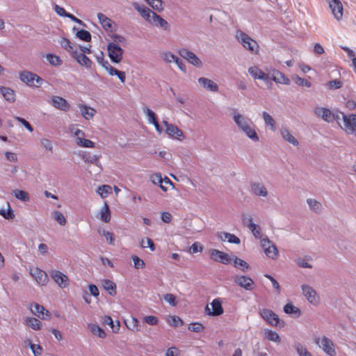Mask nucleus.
Returning <instances> with one entry per match:
<instances>
[{
    "mask_svg": "<svg viewBox=\"0 0 356 356\" xmlns=\"http://www.w3.org/2000/svg\"><path fill=\"white\" fill-rule=\"evenodd\" d=\"M314 113L317 118H320L327 123L336 121L339 124L340 112L334 113L329 108L317 106L314 108Z\"/></svg>",
    "mask_w": 356,
    "mask_h": 356,
    "instance_id": "1",
    "label": "nucleus"
},
{
    "mask_svg": "<svg viewBox=\"0 0 356 356\" xmlns=\"http://www.w3.org/2000/svg\"><path fill=\"white\" fill-rule=\"evenodd\" d=\"M236 38L245 49L249 50L252 53H257L259 50L257 42L248 34L241 30H237Z\"/></svg>",
    "mask_w": 356,
    "mask_h": 356,
    "instance_id": "2",
    "label": "nucleus"
},
{
    "mask_svg": "<svg viewBox=\"0 0 356 356\" xmlns=\"http://www.w3.org/2000/svg\"><path fill=\"white\" fill-rule=\"evenodd\" d=\"M314 341L328 356H337L335 345L330 339L326 336L316 337L314 338Z\"/></svg>",
    "mask_w": 356,
    "mask_h": 356,
    "instance_id": "3",
    "label": "nucleus"
},
{
    "mask_svg": "<svg viewBox=\"0 0 356 356\" xmlns=\"http://www.w3.org/2000/svg\"><path fill=\"white\" fill-rule=\"evenodd\" d=\"M340 118L343 120V126L341 127L347 134H355L356 136V114L346 115L340 112Z\"/></svg>",
    "mask_w": 356,
    "mask_h": 356,
    "instance_id": "4",
    "label": "nucleus"
},
{
    "mask_svg": "<svg viewBox=\"0 0 356 356\" xmlns=\"http://www.w3.org/2000/svg\"><path fill=\"white\" fill-rule=\"evenodd\" d=\"M261 318L271 326H284V321H280L278 316L272 310L268 309H261L259 312Z\"/></svg>",
    "mask_w": 356,
    "mask_h": 356,
    "instance_id": "5",
    "label": "nucleus"
},
{
    "mask_svg": "<svg viewBox=\"0 0 356 356\" xmlns=\"http://www.w3.org/2000/svg\"><path fill=\"white\" fill-rule=\"evenodd\" d=\"M19 78L29 86H39L43 81L36 74L26 70L19 73Z\"/></svg>",
    "mask_w": 356,
    "mask_h": 356,
    "instance_id": "6",
    "label": "nucleus"
},
{
    "mask_svg": "<svg viewBox=\"0 0 356 356\" xmlns=\"http://www.w3.org/2000/svg\"><path fill=\"white\" fill-rule=\"evenodd\" d=\"M108 54L111 60L119 63L123 58L124 50L115 42H109L107 46Z\"/></svg>",
    "mask_w": 356,
    "mask_h": 356,
    "instance_id": "7",
    "label": "nucleus"
},
{
    "mask_svg": "<svg viewBox=\"0 0 356 356\" xmlns=\"http://www.w3.org/2000/svg\"><path fill=\"white\" fill-rule=\"evenodd\" d=\"M230 115L239 130L248 127L249 124H252L253 122L250 118L238 113L237 109H233V112Z\"/></svg>",
    "mask_w": 356,
    "mask_h": 356,
    "instance_id": "8",
    "label": "nucleus"
},
{
    "mask_svg": "<svg viewBox=\"0 0 356 356\" xmlns=\"http://www.w3.org/2000/svg\"><path fill=\"white\" fill-rule=\"evenodd\" d=\"M178 54L188 63L197 67H200L202 65V63L200 59L193 52L186 48L179 49L178 50Z\"/></svg>",
    "mask_w": 356,
    "mask_h": 356,
    "instance_id": "9",
    "label": "nucleus"
},
{
    "mask_svg": "<svg viewBox=\"0 0 356 356\" xmlns=\"http://www.w3.org/2000/svg\"><path fill=\"white\" fill-rule=\"evenodd\" d=\"M49 275L53 280L58 284L60 288L64 289L69 285V279L67 276L62 272L57 270H51L49 271Z\"/></svg>",
    "mask_w": 356,
    "mask_h": 356,
    "instance_id": "10",
    "label": "nucleus"
},
{
    "mask_svg": "<svg viewBox=\"0 0 356 356\" xmlns=\"http://www.w3.org/2000/svg\"><path fill=\"white\" fill-rule=\"evenodd\" d=\"M261 245L264 250L266 254L273 259L277 258L278 255V250L276 246L268 238H264L261 240Z\"/></svg>",
    "mask_w": 356,
    "mask_h": 356,
    "instance_id": "11",
    "label": "nucleus"
},
{
    "mask_svg": "<svg viewBox=\"0 0 356 356\" xmlns=\"http://www.w3.org/2000/svg\"><path fill=\"white\" fill-rule=\"evenodd\" d=\"M329 7L334 17L339 21L343 17V5L340 0H329Z\"/></svg>",
    "mask_w": 356,
    "mask_h": 356,
    "instance_id": "12",
    "label": "nucleus"
},
{
    "mask_svg": "<svg viewBox=\"0 0 356 356\" xmlns=\"http://www.w3.org/2000/svg\"><path fill=\"white\" fill-rule=\"evenodd\" d=\"M302 290L304 296L307 300L313 305H317L319 302V298L316 294V291L309 285H302Z\"/></svg>",
    "mask_w": 356,
    "mask_h": 356,
    "instance_id": "13",
    "label": "nucleus"
},
{
    "mask_svg": "<svg viewBox=\"0 0 356 356\" xmlns=\"http://www.w3.org/2000/svg\"><path fill=\"white\" fill-rule=\"evenodd\" d=\"M212 311L208 305L205 307V312L210 316H220L223 313V308L222 307V302L220 298L214 299L211 303Z\"/></svg>",
    "mask_w": 356,
    "mask_h": 356,
    "instance_id": "14",
    "label": "nucleus"
},
{
    "mask_svg": "<svg viewBox=\"0 0 356 356\" xmlns=\"http://www.w3.org/2000/svg\"><path fill=\"white\" fill-rule=\"evenodd\" d=\"M234 281L239 286L248 291L253 289L254 281L245 275H236L234 277Z\"/></svg>",
    "mask_w": 356,
    "mask_h": 356,
    "instance_id": "15",
    "label": "nucleus"
},
{
    "mask_svg": "<svg viewBox=\"0 0 356 356\" xmlns=\"http://www.w3.org/2000/svg\"><path fill=\"white\" fill-rule=\"evenodd\" d=\"M210 257L215 261L220 262L223 264H228L232 260L227 253L216 249H211L210 250Z\"/></svg>",
    "mask_w": 356,
    "mask_h": 356,
    "instance_id": "16",
    "label": "nucleus"
},
{
    "mask_svg": "<svg viewBox=\"0 0 356 356\" xmlns=\"http://www.w3.org/2000/svg\"><path fill=\"white\" fill-rule=\"evenodd\" d=\"M248 73L254 79H259L268 83L270 81V76L266 74L257 66H251L248 70Z\"/></svg>",
    "mask_w": 356,
    "mask_h": 356,
    "instance_id": "17",
    "label": "nucleus"
},
{
    "mask_svg": "<svg viewBox=\"0 0 356 356\" xmlns=\"http://www.w3.org/2000/svg\"><path fill=\"white\" fill-rule=\"evenodd\" d=\"M250 192L252 194L266 197L268 195V191L264 184L259 181H252L250 183Z\"/></svg>",
    "mask_w": 356,
    "mask_h": 356,
    "instance_id": "18",
    "label": "nucleus"
},
{
    "mask_svg": "<svg viewBox=\"0 0 356 356\" xmlns=\"http://www.w3.org/2000/svg\"><path fill=\"white\" fill-rule=\"evenodd\" d=\"M50 104L56 108L63 111H69L70 106L67 100L60 96H54L51 99Z\"/></svg>",
    "mask_w": 356,
    "mask_h": 356,
    "instance_id": "19",
    "label": "nucleus"
},
{
    "mask_svg": "<svg viewBox=\"0 0 356 356\" xmlns=\"http://www.w3.org/2000/svg\"><path fill=\"white\" fill-rule=\"evenodd\" d=\"M31 312L41 319H47L50 317V313L48 310L38 303H34L31 305Z\"/></svg>",
    "mask_w": 356,
    "mask_h": 356,
    "instance_id": "20",
    "label": "nucleus"
},
{
    "mask_svg": "<svg viewBox=\"0 0 356 356\" xmlns=\"http://www.w3.org/2000/svg\"><path fill=\"white\" fill-rule=\"evenodd\" d=\"M30 274L39 284L44 285L48 281L47 274L38 268L31 269Z\"/></svg>",
    "mask_w": 356,
    "mask_h": 356,
    "instance_id": "21",
    "label": "nucleus"
},
{
    "mask_svg": "<svg viewBox=\"0 0 356 356\" xmlns=\"http://www.w3.org/2000/svg\"><path fill=\"white\" fill-rule=\"evenodd\" d=\"M133 7L136 10H137L140 15L149 23L152 18L153 13L154 12L152 11L149 8L145 6H140L137 2L133 3Z\"/></svg>",
    "mask_w": 356,
    "mask_h": 356,
    "instance_id": "22",
    "label": "nucleus"
},
{
    "mask_svg": "<svg viewBox=\"0 0 356 356\" xmlns=\"http://www.w3.org/2000/svg\"><path fill=\"white\" fill-rule=\"evenodd\" d=\"M79 134H81V136H85V133L81 129H76L74 131V136L76 137V144L79 147H95V143L90 140L85 139L79 136Z\"/></svg>",
    "mask_w": 356,
    "mask_h": 356,
    "instance_id": "23",
    "label": "nucleus"
},
{
    "mask_svg": "<svg viewBox=\"0 0 356 356\" xmlns=\"http://www.w3.org/2000/svg\"><path fill=\"white\" fill-rule=\"evenodd\" d=\"M198 83L205 90L211 92H217L218 90V86L212 80L205 78L200 77L197 80Z\"/></svg>",
    "mask_w": 356,
    "mask_h": 356,
    "instance_id": "24",
    "label": "nucleus"
},
{
    "mask_svg": "<svg viewBox=\"0 0 356 356\" xmlns=\"http://www.w3.org/2000/svg\"><path fill=\"white\" fill-rule=\"evenodd\" d=\"M149 24L157 27H161L165 31L170 30V25L168 22L156 13H153L152 18L149 22Z\"/></svg>",
    "mask_w": 356,
    "mask_h": 356,
    "instance_id": "25",
    "label": "nucleus"
},
{
    "mask_svg": "<svg viewBox=\"0 0 356 356\" xmlns=\"http://www.w3.org/2000/svg\"><path fill=\"white\" fill-rule=\"evenodd\" d=\"M97 18L99 19V23L102 26L103 29L106 31L112 32V31H115V29H113V26L114 24V22H113V20L111 19L108 18L105 15H104L103 13H99L97 14Z\"/></svg>",
    "mask_w": 356,
    "mask_h": 356,
    "instance_id": "26",
    "label": "nucleus"
},
{
    "mask_svg": "<svg viewBox=\"0 0 356 356\" xmlns=\"http://www.w3.org/2000/svg\"><path fill=\"white\" fill-rule=\"evenodd\" d=\"M104 67L110 76H117L122 83H124L126 80V74L123 71H120L111 65L109 63H106Z\"/></svg>",
    "mask_w": 356,
    "mask_h": 356,
    "instance_id": "27",
    "label": "nucleus"
},
{
    "mask_svg": "<svg viewBox=\"0 0 356 356\" xmlns=\"http://www.w3.org/2000/svg\"><path fill=\"white\" fill-rule=\"evenodd\" d=\"M255 128L256 126L254 122H252V124H249L248 127L241 129L240 131L253 142H258L259 140V138L256 132Z\"/></svg>",
    "mask_w": 356,
    "mask_h": 356,
    "instance_id": "28",
    "label": "nucleus"
},
{
    "mask_svg": "<svg viewBox=\"0 0 356 356\" xmlns=\"http://www.w3.org/2000/svg\"><path fill=\"white\" fill-rule=\"evenodd\" d=\"M72 56L81 65L85 66L87 68L91 67L92 61L85 54L78 51L77 49H75L74 51H73Z\"/></svg>",
    "mask_w": 356,
    "mask_h": 356,
    "instance_id": "29",
    "label": "nucleus"
},
{
    "mask_svg": "<svg viewBox=\"0 0 356 356\" xmlns=\"http://www.w3.org/2000/svg\"><path fill=\"white\" fill-rule=\"evenodd\" d=\"M0 92L4 99L9 103H13L16 99V95L14 90L6 86H0Z\"/></svg>",
    "mask_w": 356,
    "mask_h": 356,
    "instance_id": "30",
    "label": "nucleus"
},
{
    "mask_svg": "<svg viewBox=\"0 0 356 356\" xmlns=\"http://www.w3.org/2000/svg\"><path fill=\"white\" fill-rule=\"evenodd\" d=\"M165 133L170 138H175L177 140H181L184 138V134L181 129H179L175 124H171L165 129Z\"/></svg>",
    "mask_w": 356,
    "mask_h": 356,
    "instance_id": "31",
    "label": "nucleus"
},
{
    "mask_svg": "<svg viewBox=\"0 0 356 356\" xmlns=\"http://www.w3.org/2000/svg\"><path fill=\"white\" fill-rule=\"evenodd\" d=\"M280 134L283 139H284L288 143L293 145L294 146H298L299 143L296 138L291 134V131L287 127H282L280 129Z\"/></svg>",
    "mask_w": 356,
    "mask_h": 356,
    "instance_id": "32",
    "label": "nucleus"
},
{
    "mask_svg": "<svg viewBox=\"0 0 356 356\" xmlns=\"http://www.w3.org/2000/svg\"><path fill=\"white\" fill-rule=\"evenodd\" d=\"M218 237L221 241H227L230 243L239 244L241 240L238 237L233 234H230L225 232H221L218 234Z\"/></svg>",
    "mask_w": 356,
    "mask_h": 356,
    "instance_id": "33",
    "label": "nucleus"
},
{
    "mask_svg": "<svg viewBox=\"0 0 356 356\" xmlns=\"http://www.w3.org/2000/svg\"><path fill=\"white\" fill-rule=\"evenodd\" d=\"M81 157L85 162L95 164L97 166L102 168L101 163L99 161L101 155H95L90 152H85L83 153Z\"/></svg>",
    "mask_w": 356,
    "mask_h": 356,
    "instance_id": "34",
    "label": "nucleus"
},
{
    "mask_svg": "<svg viewBox=\"0 0 356 356\" xmlns=\"http://www.w3.org/2000/svg\"><path fill=\"white\" fill-rule=\"evenodd\" d=\"M270 80L274 81L275 82L278 83H283L285 85L290 84L289 79L286 77L280 71H275L272 74V77H270Z\"/></svg>",
    "mask_w": 356,
    "mask_h": 356,
    "instance_id": "35",
    "label": "nucleus"
},
{
    "mask_svg": "<svg viewBox=\"0 0 356 356\" xmlns=\"http://www.w3.org/2000/svg\"><path fill=\"white\" fill-rule=\"evenodd\" d=\"M264 336L265 339L268 341L280 343L281 342V338L280 335L270 329H265L264 330Z\"/></svg>",
    "mask_w": 356,
    "mask_h": 356,
    "instance_id": "36",
    "label": "nucleus"
},
{
    "mask_svg": "<svg viewBox=\"0 0 356 356\" xmlns=\"http://www.w3.org/2000/svg\"><path fill=\"white\" fill-rule=\"evenodd\" d=\"M102 285L104 290L108 292V293L113 296L116 294V285L110 280H103L102 281Z\"/></svg>",
    "mask_w": 356,
    "mask_h": 356,
    "instance_id": "37",
    "label": "nucleus"
},
{
    "mask_svg": "<svg viewBox=\"0 0 356 356\" xmlns=\"http://www.w3.org/2000/svg\"><path fill=\"white\" fill-rule=\"evenodd\" d=\"M80 111L83 117L86 120L92 119L96 113V111L94 108L86 105L80 106Z\"/></svg>",
    "mask_w": 356,
    "mask_h": 356,
    "instance_id": "38",
    "label": "nucleus"
},
{
    "mask_svg": "<svg viewBox=\"0 0 356 356\" xmlns=\"http://www.w3.org/2000/svg\"><path fill=\"white\" fill-rule=\"evenodd\" d=\"M293 347L299 356H312V353L300 342H295Z\"/></svg>",
    "mask_w": 356,
    "mask_h": 356,
    "instance_id": "39",
    "label": "nucleus"
},
{
    "mask_svg": "<svg viewBox=\"0 0 356 356\" xmlns=\"http://www.w3.org/2000/svg\"><path fill=\"white\" fill-rule=\"evenodd\" d=\"M150 179L155 185H159L163 191H168V187L163 184V178L160 173H155L151 175Z\"/></svg>",
    "mask_w": 356,
    "mask_h": 356,
    "instance_id": "40",
    "label": "nucleus"
},
{
    "mask_svg": "<svg viewBox=\"0 0 356 356\" xmlns=\"http://www.w3.org/2000/svg\"><path fill=\"white\" fill-rule=\"evenodd\" d=\"M284 312L287 314L295 315L299 316L301 314L300 310L297 307L293 305L291 303H287L284 306Z\"/></svg>",
    "mask_w": 356,
    "mask_h": 356,
    "instance_id": "41",
    "label": "nucleus"
},
{
    "mask_svg": "<svg viewBox=\"0 0 356 356\" xmlns=\"http://www.w3.org/2000/svg\"><path fill=\"white\" fill-rule=\"evenodd\" d=\"M88 327L90 330V332L96 336H98L100 338H105L106 333L105 332L97 325L90 323L88 325Z\"/></svg>",
    "mask_w": 356,
    "mask_h": 356,
    "instance_id": "42",
    "label": "nucleus"
},
{
    "mask_svg": "<svg viewBox=\"0 0 356 356\" xmlns=\"http://www.w3.org/2000/svg\"><path fill=\"white\" fill-rule=\"evenodd\" d=\"M14 193V195L15 197L22 201V202H29L30 201V197H29V194L24 191H22V190H19V189H17V190H15L13 191Z\"/></svg>",
    "mask_w": 356,
    "mask_h": 356,
    "instance_id": "43",
    "label": "nucleus"
},
{
    "mask_svg": "<svg viewBox=\"0 0 356 356\" xmlns=\"http://www.w3.org/2000/svg\"><path fill=\"white\" fill-rule=\"evenodd\" d=\"M262 118L264 120L265 124L267 126H270L272 131L275 130V122L273 117L267 112L264 111L262 113Z\"/></svg>",
    "mask_w": 356,
    "mask_h": 356,
    "instance_id": "44",
    "label": "nucleus"
},
{
    "mask_svg": "<svg viewBox=\"0 0 356 356\" xmlns=\"http://www.w3.org/2000/svg\"><path fill=\"white\" fill-rule=\"evenodd\" d=\"M234 265L236 268H241L243 272H245L250 268L249 264L245 261L238 257L234 259Z\"/></svg>",
    "mask_w": 356,
    "mask_h": 356,
    "instance_id": "45",
    "label": "nucleus"
},
{
    "mask_svg": "<svg viewBox=\"0 0 356 356\" xmlns=\"http://www.w3.org/2000/svg\"><path fill=\"white\" fill-rule=\"evenodd\" d=\"M26 323L29 327H31L34 330H39L40 329L41 322L35 318H27L26 319Z\"/></svg>",
    "mask_w": 356,
    "mask_h": 356,
    "instance_id": "46",
    "label": "nucleus"
},
{
    "mask_svg": "<svg viewBox=\"0 0 356 356\" xmlns=\"http://www.w3.org/2000/svg\"><path fill=\"white\" fill-rule=\"evenodd\" d=\"M154 10L161 12L163 10V1L161 0H144Z\"/></svg>",
    "mask_w": 356,
    "mask_h": 356,
    "instance_id": "47",
    "label": "nucleus"
},
{
    "mask_svg": "<svg viewBox=\"0 0 356 356\" xmlns=\"http://www.w3.org/2000/svg\"><path fill=\"white\" fill-rule=\"evenodd\" d=\"M60 44L65 49L70 52L72 55L73 54V51L76 49V48L74 47L72 42L65 38H62L60 41Z\"/></svg>",
    "mask_w": 356,
    "mask_h": 356,
    "instance_id": "48",
    "label": "nucleus"
},
{
    "mask_svg": "<svg viewBox=\"0 0 356 356\" xmlns=\"http://www.w3.org/2000/svg\"><path fill=\"white\" fill-rule=\"evenodd\" d=\"M100 218L104 222H108L111 220V213L106 203L104 204V208L101 210Z\"/></svg>",
    "mask_w": 356,
    "mask_h": 356,
    "instance_id": "49",
    "label": "nucleus"
},
{
    "mask_svg": "<svg viewBox=\"0 0 356 356\" xmlns=\"http://www.w3.org/2000/svg\"><path fill=\"white\" fill-rule=\"evenodd\" d=\"M46 58L51 65L59 66L62 64V60L60 57L54 54H47Z\"/></svg>",
    "mask_w": 356,
    "mask_h": 356,
    "instance_id": "50",
    "label": "nucleus"
},
{
    "mask_svg": "<svg viewBox=\"0 0 356 356\" xmlns=\"http://www.w3.org/2000/svg\"><path fill=\"white\" fill-rule=\"evenodd\" d=\"M76 36L85 42H90L91 40V35L90 32L83 29L78 31L76 33Z\"/></svg>",
    "mask_w": 356,
    "mask_h": 356,
    "instance_id": "51",
    "label": "nucleus"
},
{
    "mask_svg": "<svg viewBox=\"0 0 356 356\" xmlns=\"http://www.w3.org/2000/svg\"><path fill=\"white\" fill-rule=\"evenodd\" d=\"M249 229L252 232V234L256 238H261L262 234L259 225L254 223H251L249 225Z\"/></svg>",
    "mask_w": 356,
    "mask_h": 356,
    "instance_id": "52",
    "label": "nucleus"
},
{
    "mask_svg": "<svg viewBox=\"0 0 356 356\" xmlns=\"http://www.w3.org/2000/svg\"><path fill=\"white\" fill-rule=\"evenodd\" d=\"M8 211H6L3 209H0V215L2 216L5 219L13 220L15 218L14 212L11 209L9 203H8Z\"/></svg>",
    "mask_w": 356,
    "mask_h": 356,
    "instance_id": "53",
    "label": "nucleus"
},
{
    "mask_svg": "<svg viewBox=\"0 0 356 356\" xmlns=\"http://www.w3.org/2000/svg\"><path fill=\"white\" fill-rule=\"evenodd\" d=\"M40 145L43 149L48 151L49 152H53L52 142L49 139L44 138L40 139Z\"/></svg>",
    "mask_w": 356,
    "mask_h": 356,
    "instance_id": "54",
    "label": "nucleus"
},
{
    "mask_svg": "<svg viewBox=\"0 0 356 356\" xmlns=\"http://www.w3.org/2000/svg\"><path fill=\"white\" fill-rule=\"evenodd\" d=\"M307 202L309 208L315 212H318L321 209V203L316 200L307 199Z\"/></svg>",
    "mask_w": 356,
    "mask_h": 356,
    "instance_id": "55",
    "label": "nucleus"
},
{
    "mask_svg": "<svg viewBox=\"0 0 356 356\" xmlns=\"http://www.w3.org/2000/svg\"><path fill=\"white\" fill-rule=\"evenodd\" d=\"M143 111L146 114L147 120L149 121V123L153 124L154 123L157 122L156 115L154 112H153L151 109H149L147 107H145L143 109Z\"/></svg>",
    "mask_w": 356,
    "mask_h": 356,
    "instance_id": "56",
    "label": "nucleus"
},
{
    "mask_svg": "<svg viewBox=\"0 0 356 356\" xmlns=\"http://www.w3.org/2000/svg\"><path fill=\"white\" fill-rule=\"evenodd\" d=\"M343 86V82L339 79H334L328 81L326 83V86L330 90L339 89Z\"/></svg>",
    "mask_w": 356,
    "mask_h": 356,
    "instance_id": "57",
    "label": "nucleus"
},
{
    "mask_svg": "<svg viewBox=\"0 0 356 356\" xmlns=\"http://www.w3.org/2000/svg\"><path fill=\"white\" fill-rule=\"evenodd\" d=\"M140 246L142 248H149L152 251L155 250V245L153 241L149 238L142 239L140 241Z\"/></svg>",
    "mask_w": 356,
    "mask_h": 356,
    "instance_id": "58",
    "label": "nucleus"
},
{
    "mask_svg": "<svg viewBox=\"0 0 356 356\" xmlns=\"http://www.w3.org/2000/svg\"><path fill=\"white\" fill-rule=\"evenodd\" d=\"M310 257L306 258H298L296 259V263L298 265V266L304 268H312V266L310 265L307 261L310 260Z\"/></svg>",
    "mask_w": 356,
    "mask_h": 356,
    "instance_id": "59",
    "label": "nucleus"
},
{
    "mask_svg": "<svg viewBox=\"0 0 356 356\" xmlns=\"http://www.w3.org/2000/svg\"><path fill=\"white\" fill-rule=\"evenodd\" d=\"M54 219L60 225H65L66 224V219L64 216V215L58 211H55L52 213Z\"/></svg>",
    "mask_w": 356,
    "mask_h": 356,
    "instance_id": "60",
    "label": "nucleus"
},
{
    "mask_svg": "<svg viewBox=\"0 0 356 356\" xmlns=\"http://www.w3.org/2000/svg\"><path fill=\"white\" fill-rule=\"evenodd\" d=\"M293 79L295 81V83L296 84H298V86H305L307 88H310L311 86H312L311 83L309 81H307V80H306V79H305L303 78H301V77H300L298 76H294L293 78Z\"/></svg>",
    "mask_w": 356,
    "mask_h": 356,
    "instance_id": "61",
    "label": "nucleus"
},
{
    "mask_svg": "<svg viewBox=\"0 0 356 356\" xmlns=\"http://www.w3.org/2000/svg\"><path fill=\"white\" fill-rule=\"evenodd\" d=\"M204 327L202 324L199 323H191L188 326V330L194 332H201L204 330Z\"/></svg>",
    "mask_w": 356,
    "mask_h": 356,
    "instance_id": "62",
    "label": "nucleus"
},
{
    "mask_svg": "<svg viewBox=\"0 0 356 356\" xmlns=\"http://www.w3.org/2000/svg\"><path fill=\"white\" fill-rule=\"evenodd\" d=\"M162 58L167 63H175V61H177L178 57L170 52H165L163 54Z\"/></svg>",
    "mask_w": 356,
    "mask_h": 356,
    "instance_id": "63",
    "label": "nucleus"
},
{
    "mask_svg": "<svg viewBox=\"0 0 356 356\" xmlns=\"http://www.w3.org/2000/svg\"><path fill=\"white\" fill-rule=\"evenodd\" d=\"M168 323L170 325L178 327L179 325H183V321L181 319L176 316H171L169 318Z\"/></svg>",
    "mask_w": 356,
    "mask_h": 356,
    "instance_id": "64",
    "label": "nucleus"
}]
</instances>
